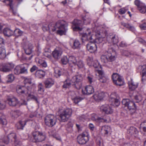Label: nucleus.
Masks as SVG:
<instances>
[{"mask_svg": "<svg viewBox=\"0 0 146 146\" xmlns=\"http://www.w3.org/2000/svg\"><path fill=\"white\" fill-rule=\"evenodd\" d=\"M3 2L5 3L7 5L9 6V10L12 12L13 14L15 15L16 11L14 9L13 0H4Z\"/></svg>", "mask_w": 146, "mask_h": 146, "instance_id": "18", "label": "nucleus"}, {"mask_svg": "<svg viewBox=\"0 0 146 146\" xmlns=\"http://www.w3.org/2000/svg\"><path fill=\"white\" fill-rule=\"evenodd\" d=\"M38 91L40 93L42 94L44 92V86L41 83H39L38 85Z\"/></svg>", "mask_w": 146, "mask_h": 146, "instance_id": "48", "label": "nucleus"}, {"mask_svg": "<svg viewBox=\"0 0 146 146\" xmlns=\"http://www.w3.org/2000/svg\"><path fill=\"white\" fill-rule=\"evenodd\" d=\"M92 66H93L95 68H97L99 66V63L97 61H94L93 63Z\"/></svg>", "mask_w": 146, "mask_h": 146, "instance_id": "60", "label": "nucleus"}, {"mask_svg": "<svg viewBox=\"0 0 146 146\" xmlns=\"http://www.w3.org/2000/svg\"><path fill=\"white\" fill-rule=\"evenodd\" d=\"M138 9L140 12L142 13H144L146 12V6H145L144 4L143 6L139 8Z\"/></svg>", "mask_w": 146, "mask_h": 146, "instance_id": "52", "label": "nucleus"}, {"mask_svg": "<svg viewBox=\"0 0 146 146\" xmlns=\"http://www.w3.org/2000/svg\"><path fill=\"white\" fill-rule=\"evenodd\" d=\"M73 124L71 121H69L67 124V127L68 128H72V127Z\"/></svg>", "mask_w": 146, "mask_h": 146, "instance_id": "62", "label": "nucleus"}, {"mask_svg": "<svg viewBox=\"0 0 146 146\" xmlns=\"http://www.w3.org/2000/svg\"><path fill=\"white\" fill-rule=\"evenodd\" d=\"M79 68H84V67L85 64L83 61L79 60L77 61L76 63V65Z\"/></svg>", "mask_w": 146, "mask_h": 146, "instance_id": "41", "label": "nucleus"}, {"mask_svg": "<svg viewBox=\"0 0 146 146\" xmlns=\"http://www.w3.org/2000/svg\"><path fill=\"white\" fill-rule=\"evenodd\" d=\"M93 76L91 75H89L87 77L88 81L90 84H91L93 81Z\"/></svg>", "mask_w": 146, "mask_h": 146, "instance_id": "63", "label": "nucleus"}, {"mask_svg": "<svg viewBox=\"0 0 146 146\" xmlns=\"http://www.w3.org/2000/svg\"><path fill=\"white\" fill-rule=\"evenodd\" d=\"M86 60L87 64L89 66H92L93 62V58L92 57H88Z\"/></svg>", "mask_w": 146, "mask_h": 146, "instance_id": "50", "label": "nucleus"}, {"mask_svg": "<svg viewBox=\"0 0 146 146\" xmlns=\"http://www.w3.org/2000/svg\"><path fill=\"white\" fill-rule=\"evenodd\" d=\"M112 78L113 83L116 86H121L124 85V82L121 77L117 73H113Z\"/></svg>", "mask_w": 146, "mask_h": 146, "instance_id": "10", "label": "nucleus"}, {"mask_svg": "<svg viewBox=\"0 0 146 146\" xmlns=\"http://www.w3.org/2000/svg\"><path fill=\"white\" fill-rule=\"evenodd\" d=\"M26 124L25 121H20L16 124V126L18 129H23Z\"/></svg>", "mask_w": 146, "mask_h": 146, "instance_id": "36", "label": "nucleus"}, {"mask_svg": "<svg viewBox=\"0 0 146 146\" xmlns=\"http://www.w3.org/2000/svg\"><path fill=\"white\" fill-rule=\"evenodd\" d=\"M104 95V93L102 92H97L94 94L93 97L96 101H99L103 99Z\"/></svg>", "mask_w": 146, "mask_h": 146, "instance_id": "19", "label": "nucleus"}, {"mask_svg": "<svg viewBox=\"0 0 146 146\" xmlns=\"http://www.w3.org/2000/svg\"><path fill=\"white\" fill-rule=\"evenodd\" d=\"M140 127L144 131L146 132V121L143 122L141 123Z\"/></svg>", "mask_w": 146, "mask_h": 146, "instance_id": "54", "label": "nucleus"}, {"mask_svg": "<svg viewBox=\"0 0 146 146\" xmlns=\"http://www.w3.org/2000/svg\"><path fill=\"white\" fill-rule=\"evenodd\" d=\"M82 92L85 94L89 95L92 94L94 92V90L92 86H87L85 87L84 90H82Z\"/></svg>", "mask_w": 146, "mask_h": 146, "instance_id": "23", "label": "nucleus"}, {"mask_svg": "<svg viewBox=\"0 0 146 146\" xmlns=\"http://www.w3.org/2000/svg\"><path fill=\"white\" fill-rule=\"evenodd\" d=\"M45 74V72L42 70H38L35 73V75L36 76L39 78L44 77Z\"/></svg>", "mask_w": 146, "mask_h": 146, "instance_id": "34", "label": "nucleus"}, {"mask_svg": "<svg viewBox=\"0 0 146 146\" xmlns=\"http://www.w3.org/2000/svg\"><path fill=\"white\" fill-rule=\"evenodd\" d=\"M27 86V88H26L24 86H18L17 90V92L20 94H25L27 96V99L28 101L31 99H33L37 102V98L34 95L32 92L35 88V85L33 84L31 87Z\"/></svg>", "mask_w": 146, "mask_h": 146, "instance_id": "2", "label": "nucleus"}, {"mask_svg": "<svg viewBox=\"0 0 146 146\" xmlns=\"http://www.w3.org/2000/svg\"><path fill=\"white\" fill-rule=\"evenodd\" d=\"M14 73L17 75H18L21 74V65L17 66L15 68L14 70Z\"/></svg>", "mask_w": 146, "mask_h": 146, "instance_id": "45", "label": "nucleus"}, {"mask_svg": "<svg viewBox=\"0 0 146 146\" xmlns=\"http://www.w3.org/2000/svg\"><path fill=\"white\" fill-rule=\"evenodd\" d=\"M82 80V77L80 75L74 76L71 79L68 78L64 82L63 87L64 88H68L72 85L78 89L79 88V86L78 85V83Z\"/></svg>", "mask_w": 146, "mask_h": 146, "instance_id": "3", "label": "nucleus"}, {"mask_svg": "<svg viewBox=\"0 0 146 146\" xmlns=\"http://www.w3.org/2000/svg\"><path fill=\"white\" fill-rule=\"evenodd\" d=\"M122 103L125 106L127 107L131 113H133L135 112L136 106L134 102L130 101L128 99H124L122 100Z\"/></svg>", "mask_w": 146, "mask_h": 146, "instance_id": "7", "label": "nucleus"}, {"mask_svg": "<svg viewBox=\"0 0 146 146\" xmlns=\"http://www.w3.org/2000/svg\"><path fill=\"white\" fill-rule=\"evenodd\" d=\"M101 61L102 62L106 64L109 67L110 66V65L109 64V61L107 56L105 55H102L101 57Z\"/></svg>", "mask_w": 146, "mask_h": 146, "instance_id": "30", "label": "nucleus"}, {"mask_svg": "<svg viewBox=\"0 0 146 146\" xmlns=\"http://www.w3.org/2000/svg\"><path fill=\"white\" fill-rule=\"evenodd\" d=\"M68 24L67 22L63 20H60L58 21L55 24L51 23L48 25L49 30L52 31H55L56 29L58 30L57 31V33L61 35L65 34L68 30Z\"/></svg>", "mask_w": 146, "mask_h": 146, "instance_id": "1", "label": "nucleus"}, {"mask_svg": "<svg viewBox=\"0 0 146 146\" xmlns=\"http://www.w3.org/2000/svg\"><path fill=\"white\" fill-rule=\"evenodd\" d=\"M89 134L88 132H84L80 134L77 138V141L80 144H84L88 141Z\"/></svg>", "mask_w": 146, "mask_h": 146, "instance_id": "9", "label": "nucleus"}, {"mask_svg": "<svg viewBox=\"0 0 146 146\" xmlns=\"http://www.w3.org/2000/svg\"><path fill=\"white\" fill-rule=\"evenodd\" d=\"M21 114V112L19 110H16L12 111L11 112V116L14 118H17Z\"/></svg>", "mask_w": 146, "mask_h": 146, "instance_id": "31", "label": "nucleus"}, {"mask_svg": "<svg viewBox=\"0 0 146 146\" xmlns=\"http://www.w3.org/2000/svg\"><path fill=\"white\" fill-rule=\"evenodd\" d=\"M110 127L108 126H106L104 127L103 129H104V134L106 135H107L110 130Z\"/></svg>", "mask_w": 146, "mask_h": 146, "instance_id": "57", "label": "nucleus"}, {"mask_svg": "<svg viewBox=\"0 0 146 146\" xmlns=\"http://www.w3.org/2000/svg\"><path fill=\"white\" fill-rule=\"evenodd\" d=\"M129 10L128 7V6H126L125 7H122L118 11L119 13L121 15L124 14L127 11Z\"/></svg>", "mask_w": 146, "mask_h": 146, "instance_id": "40", "label": "nucleus"}, {"mask_svg": "<svg viewBox=\"0 0 146 146\" xmlns=\"http://www.w3.org/2000/svg\"><path fill=\"white\" fill-rule=\"evenodd\" d=\"M127 133L132 137H136L138 134L137 129L134 127H130L128 130Z\"/></svg>", "mask_w": 146, "mask_h": 146, "instance_id": "20", "label": "nucleus"}, {"mask_svg": "<svg viewBox=\"0 0 146 146\" xmlns=\"http://www.w3.org/2000/svg\"><path fill=\"white\" fill-rule=\"evenodd\" d=\"M87 49L91 53L95 52L97 49V46H87Z\"/></svg>", "mask_w": 146, "mask_h": 146, "instance_id": "42", "label": "nucleus"}, {"mask_svg": "<svg viewBox=\"0 0 146 146\" xmlns=\"http://www.w3.org/2000/svg\"><path fill=\"white\" fill-rule=\"evenodd\" d=\"M44 122L46 125L49 127H52L56 124V118L53 115L48 114L45 116Z\"/></svg>", "mask_w": 146, "mask_h": 146, "instance_id": "5", "label": "nucleus"}, {"mask_svg": "<svg viewBox=\"0 0 146 146\" xmlns=\"http://www.w3.org/2000/svg\"><path fill=\"white\" fill-rule=\"evenodd\" d=\"M3 33L5 36H9L13 35V31L9 28H6L3 29Z\"/></svg>", "mask_w": 146, "mask_h": 146, "instance_id": "29", "label": "nucleus"}, {"mask_svg": "<svg viewBox=\"0 0 146 146\" xmlns=\"http://www.w3.org/2000/svg\"><path fill=\"white\" fill-rule=\"evenodd\" d=\"M7 122L5 117L4 116L0 117V124L3 127H5L7 124Z\"/></svg>", "mask_w": 146, "mask_h": 146, "instance_id": "38", "label": "nucleus"}, {"mask_svg": "<svg viewBox=\"0 0 146 146\" xmlns=\"http://www.w3.org/2000/svg\"><path fill=\"white\" fill-rule=\"evenodd\" d=\"M42 29L44 31H48L49 30L48 29V25H45L43 26L42 27Z\"/></svg>", "mask_w": 146, "mask_h": 146, "instance_id": "61", "label": "nucleus"}, {"mask_svg": "<svg viewBox=\"0 0 146 146\" xmlns=\"http://www.w3.org/2000/svg\"><path fill=\"white\" fill-rule=\"evenodd\" d=\"M121 23L122 25L127 28L130 31H133L135 30L134 27L128 23H126L122 22H121Z\"/></svg>", "mask_w": 146, "mask_h": 146, "instance_id": "32", "label": "nucleus"}, {"mask_svg": "<svg viewBox=\"0 0 146 146\" xmlns=\"http://www.w3.org/2000/svg\"><path fill=\"white\" fill-rule=\"evenodd\" d=\"M35 141L36 142H41L45 140L46 135L45 133L38 131H35L32 133Z\"/></svg>", "mask_w": 146, "mask_h": 146, "instance_id": "4", "label": "nucleus"}, {"mask_svg": "<svg viewBox=\"0 0 146 146\" xmlns=\"http://www.w3.org/2000/svg\"><path fill=\"white\" fill-rule=\"evenodd\" d=\"M61 61L63 64H66L68 62H69V59L66 56H64L62 58Z\"/></svg>", "mask_w": 146, "mask_h": 146, "instance_id": "53", "label": "nucleus"}, {"mask_svg": "<svg viewBox=\"0 0 146 146\" xmlns=\"http://www.w3.org/2000/svg\"><path fill=\"white\" fill-rule=\"evenodd\" d=\"M135 5L137 7V8L138 9L140 8V7L143 6L144 4L141 2L139 0H135L134 2Z\"/></svg>", "mask_w": 146, "mask_h": 146, "instance_id": "44", "label": "nucleus"}, {"mask_svg": "<svg viewBox=\"0 0 146 146\" xmlns=\"http://www.w3.org/2000/svg\"><path fill=\"white\" fill-rule=\"evenodd\" d=\"M72 113V110L70 108L63 110L60 115L61 121L64 122L67 121L71 116Z\"/></svg>", "mask_w": 146, "mask_h": 146, "instance_id": "6", "label": "nucleus"}, {"mask_svg": "<svg viewBox=\"0 0 146 146\" xmlns=\"http://www.w3.org/2000/svg\"><path fill=\"white\" fill-rule=\"evenodd\" d=\"M54 76L56 78L59 77L62 74L61 70L58 68H56L54 69Z\"/></svg>", "mask_w": 146, "mask_h": 146, "instance_id": "39", "label": "nucleus"}, {"mask_svg": "<svg viewBox=\"0 0 146 146\" xmlns=\"http://www.w3.org/2000/svg\"><path fill=\"white\" fill-rule=\"evenodd\" d=\"M108 56L109 57V64L111 65L112 64V62L114 61L117 56L116 53L113 48H111L109 49L108 51Z\"/></svg>", "mask_w": 146, "mask_h": 146, "instance_id": "11", "label": "nucleus"}, {"mask_svg": "<svg viewBox=\"0 0 146 146\" xmlns=\"http://www.w3.org/2000/svg\"><path fill=\"white\" fill-rule=\"evenodd\" d=\"M138 86V83L135 80L131 79L128 82L129 89L131 90H133L137 88Z\"/></svg>", "mask_w": 146, "mask_h": 146, "instance_id": "17", "label": "nucleus"}, {"mask_svg": "<svg viewBox=\"0 0 146 146\" xmlns=\"http://www.w3.org/2000/svg\"><path fill=\"white\" fill-rule=\"evenodd\" d=\"M83 99V98L79 97H76L73 99V101L74 102L75 104H77L78 102H80Z\"/></svg>", "mask_w": 146, "mask_h": 146, "instance_id": "56", "label": "nucleus"}, {"mask_svg": "<svg viewBox=\"0 0 146 146\" xmlns=\"http://www.w3.org/2000/svg\"><path fill=\"white\" fill-rule=\"evenodd\" d=\"M5 107V102L2 100H0V109L2 110Z\"/></svg>", "mask_w": 146, "mask_h": 146, "instance_id": "55", "label": "nucleus"}, {"mask_svg": "<svg viewBox=\"0 0 146 146\" xmlns=\"http://www.w3.org/2000/svg\"><path fill=\"white\" fill-rule=\"evenodd\" d=\"M135 98L137 102L141 101L142 99V97L140 95H136L135 96Z\"/></svg>", "mask_w": 146, "mask_h": 146, "instance_id": "58", "label": "nucleus"}, {"mask_svg": "<svg viewBox=\"0 0 146 146\" xmlns=\"http://www.w3.org/2000/svg\"><path fill=\"white\" fill-rule=\"evenodd\" d=\"M36 62L38 63V65L40 66L44 61V60L42 59H40L38 58H36Z\"/></svg>", "mask_w": 146, "mask_h": 146, "instance_id": "59", "label": "nucleus"}, {"mask_svg": "<svg viewBox=\"0 0 146 146\" xmlns=\"http://www.w3.org/2000/svg\"><path fill=\"white\" fill-rule=\"evenodd\" d=\"M14 67L12 63H7L0 65V71L3 72H8L11 71Z\"/></svg>", "mask_w": 146, "mask_h": 146, "instance_id": "12", "label": "nucleus"}, {"mask_svg": "<svg viewBox=\"0 0 146 146\" xmlns=\"http://www.w3.org/2000/svg\"><path fill=\"white\" fill-rule=\"evenodd\" d=\"M141 73L142 74L143 77L145 76L146 77V66L144 65L142 66L141 68Z\"/></svg>", "mask_w": 146, "mask_h": 146, "instance_id": "51", "label": "nucleus"}, {"mask_svg": "<svg viewBox=\"0 0 146 146\" xmlns=\"http://www.w3.org/2000/svg\"><path fill=\"white\" fill-rule=\"evenodd\" d=\"M63 49L62 48L57 47L52 52V56L55 59L58 60L60 58Z\"/></svg>", "mask_w": 146, "mask_h": 146, "instance_id": "13", "label": "nucleus"}, {"mask_svg": "<svg viewBox=\"0 0 146 146\" xmlns=\"http://www.w3.org/2000/svg\"><path fill=\"white\" fill-rule=\"evenodd\" d=\"M141 29L143 30H146V23H144L140 25Z\"/></svg>", "mask_w": 146, "mask_h": 146, "instance_id": "64", "label": "nucleus"}, {"mask_svg": "<svg viewBox=\"0 0 146 146\" xmlns=\"http://www.w3.org/2000/svg\"><path fill=\"white\" fill-rule=\"evenodd\" d=\"M92 119L97 122H108L110 120V118L109 117H107L106 118L104 117H99L97 115L95 114H92L91 117Z\"/></svg>", "mask_w": 146, "mask_h": 146, "instance_id": "15", "label": "nucleus"}, {"mask_svg": "<svg viewBox=\"0 0 146 146\" xmlns=\"http://www.w3.org/2000/svg\"><path fill=\"white\" fill-rule=\"evenodd\" d=\"M24 83L25 84V86H24L26 88H27V86L31 87L33 84H34L35 86V85L34 83H32L31 82V78H28L26 77H24Z\"/></svg>", "mask_w": 146, "mask_h": 146, "instance_id": "28", "label": "nucleus"}, {"mask_svg": "<svg viewBox=\"0 0 146 146\" xmlns=\"http://www.w3.org/2000/svg\"><path fill=\"white\" fill-rule=\"evenodd\" d=\"M54 84V81L51 78L46 79L44 82L45 87L46 88H50Z\"/></svg>", "mask_w": 146, "mask_h": 146, "instance_id": "26", "label": "nucleus"}, {"mask_svg": "<svg viewBox=\"0 0 146 146\" xmlns=\"http://www.w3.org/2000/svg\"><path fill=\"white\" fill-rule=\"evenodd\" d=\"M24 48L26 54H30L32 52L33 47L32 46H24Z\"/></svg>", "mask_w": 146, "mask_h": 146, "instance_id": "37", "label": "nucleus"}, {"mask_svg": "<svg viewBox=\"0 0 146 146\" xmlns=\"http://www.w3.org/2000/svg\"><path fill=\"white\" fill-rule=\"evenodd\" d=\"M115 96L114 94H112L110 96V101L112 102V104L115 106H117L119 105V102L117 99L116 97H114Z\"/></svg>", "mask_w": 146, "mask_h": 146, "instance_id": "24", "label": "nucleus"}, {"mask_svg": "<svg viewBox=\"0 0 146 146\" xmlns=\"http://www.w3.org/2000/svg\"><path fill=\"white\" fill-rule=\"evenodd\" d=\"M95 71L96 72H97L99 74V80L100 82L102 83H105L106 82L107 78L104 76V72L102 71L96 70Z\"/></svg>", "mask_w": 146, "mask_h": 146, "instance_id": "22", "label": "nucleus"}, {"mask_svg": "<svg viewBox=\"0 0 146 146\" xmlns=\"http://www.w3.org/2000/svg\"><path fill=\"white\" fill-rule=\"evenodd\" d=\"M7 78L8 79L7 82L9 83H11L13 82L15 79L14 75L12 74L9 75L7 76Z\"/></svg>", "mask_w": 146, "mask_h": 146, "instance_id": "49", "label": "nucleus"}, {"mask_svg": "<svg viewBox=\"0 0 146 146\" xmlns=\"http://www.w3.org/2000/svg\"><path fill=\"white\" fill-rule=\"evenodd\" d=\"M21 74H27L28 73V65L26 64L21 65Z\"/></svg>", "mask_w": 146, "mask_h": 146, "instance_id": "33", "label": "nucleus"}, {"mask_svg": "<svg viewBox=\"0 0 146 146\" xmlns=\"http://www.w3.org/2000/svg\"><path fill=\"white\" fill-rule=\"evenodd\" d=\"M100 111L107 114H111L113 110L108 105L105 104L102 106L100 108Z\"/></svg>", "mask_w": 146, "mask_h": 146, "instance_id": "14", "label": "nucleus"}, {"mask_svg": "<svg viewBox=\"0 0 146 146\" xmlns=\"http://www.w3.org/2000/svg\"><path fill=\"white\" fill-rule=\"evenodd\" d=\"M13 33L16 36H21L23 33V32L19 29H17L14 31Z\"/></svg>", "mask_w": 146, "mask_h": 146, "instance_id": "43", "label": "nucleus"}, {"mask_svg": "<svg viewBox=\"0 0 146 146\" xmlns=\"http://www.w3.org/2000/svg\"><path fill=\"white\" fill-rule=\"evenodd\" d=\"M73 24L74 26L73 27V28L74 31L82 30V28L80 27H82L83 25V24L82 23L81 20L77 19L74 20L73 22Z\"/></svg>", "mask_w": 146, "mask_h": 146, "instance_id": "16", "label": "nucleus"}, {"mask_svg": "<svg viewBox=\"0 0 146 146\" xmlns=\"http://www.w3.org/2000/svg\"><path fill=\"white\" fill-rule=\"evenodd\" d=\"M77 61L76 58L74 56H70L69 58V66L72 67L76 65Z\"/></svg>", "mask_w": 146, "mask_h": 146, "instance_id": "25", "label": "nucleus"}, {"mask_svg": "<svg viewBox=\"0 0 146 146\" xmlns=\"http://www.w3.org/2000/svg\"><path fill=\"white\" fill-rule=\"evenodd\" d=\"M88 33H83L82 35V40H88L89 39L90 40H92V36H91V32L89 31V30L90 29H88Z\"/></svg>", "mask_w": 146, "mask_h": 146, "instance_id": "27", "label": "nucleus"}, {"mask_svg": "<svg viewBox=\"0 0 146 146\" xmlns=\"http://www.w3.org/2000/svg\"><path fill=\"white\" fill-rule=\"evenodd\" d=\"M6 56V53L5 49L3 47H0V58L3 59Z\"/></svg>", "mask_w": 146, "mask_h": 146, "instance_id": "35", "label": "nucleus"}, {"mask_svg": "<svg viewBox=\"0 0 146 146\" xmlns=\"http://www.w3.org/2000/svg\"><path fill=\"white\" fill-rule=\"evenodd\" d=\"M83 20L84 24L87 25L90 23L91 21V19L88 16H86L83 17Z\"/></svg>", "mask_w": 146, "mask_h": 146, "instance_id": "46", "label": "nucleus"}, {"mask_svg": "<svg viewBox=\"0 0 146 146\" xmlns=\"http://www.w3.org/2000/svg\"><path fill=\"white\" fill-rule=\"evenodd\" d=\"M111 42L113 44H116L118 42V38L117 36L114 35L111 37Z\"/></svg>", "mask_w": 146, "mask_h": 146, "instance_id": "47", "label": "nucleus"}, {"mask_svg": "<svg viewBox=\"0 0 146 146\" xmlns=\"http://www.w3.org/2000/svg\"><path fill=\"white\" fill-rule=\"evenodd\" d=\"M3 141L7 144H8L10 141L14 142L16 144L19 143V141L17 138L16 135L15 133H13L9 134L4 139Z\"/></svg>", "mask_w": 146, "mask_h": 146, "instance_id": "8", "label": "nucleus"}, {"mask_svg": "<svg viewBox=\"0 0 146 146\" xmlns=\"http://www.w3.org/2000/svg\"><path fill=\"white\" fill-rule=\"evenodd\" d=\"M8 103L10 106H15L19 103L18 99L15 97L9 98L7 99Z\"/></svg>", "mask_w": 146, "mask_h": 146, "instance_id": "21", "label": "nucleus"}]
</instances>
